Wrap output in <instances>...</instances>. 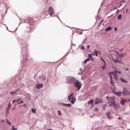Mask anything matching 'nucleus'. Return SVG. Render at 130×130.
Wrapping results in <instances>:
<instances>
[{
  "instance_id": "603ef678",
  "label": "nucleus",
  "mask_w": 130,
  "mask_h": 130,
  "mask_svg": "<svg viewBox=\"0 0 130 130\" xmlns=\"http://www.w3.org/2000/svg\"><path fill=\"white\" fill-rule=\"evenodd\" d=\"M103 21H104V19H103V20L101 21V24H102V23H103Z\"/></svg>"
},
{
  "instance_id": "473e14b6",
  "label": "nucleus",
  "mask_w": 130,
  "mask_h": 130,
  "mask_svg": "<svg viewBox=\"0 0 130 130\" xmlns=\"http://www.w3.org/2000/svg\"><path fill=\"white\" fill-rule=\"evenodd\" d=\"M24 107H25V108H27V105H26V104H24V105H21V106H19V107H24Z\"/></svg>"
},
{
  "instance_id": "2f4dec72",
  "label": "nucleus",
  "mask_w": 130,
  "mask_h": 130,
  "mask_svg": "<svg viewBox=\"0 0 130 130\" xmlns=\"http://www.w3.org/2000/svg\"><path fill=\"white\" fill-rule=\"evenodd\" d=\"M114 107H115V108H117V109H118V108H119V105H118L114 104Z\"/></svg>"
},
{
  "instance_id": "a18cd8bd",
  "label": "nucleus",
  "mask_w": 130,
  "mask_h": 130,
  "mask_svg": "<svg viewBox=\"0 0 130 130\" xmlns=\"http://www.w3.org/2000/svg\"><path fill=\"white\" fill-rule=\"evenodd\" d=\"M81 49H82V50H84V49H85V47H84V46H81Z\"/></svg>"
},
{
  "instance_id": "4be33fe9",
  "label": "nucleus",
  "mask_w": 130,
  "mask_h": 130,
  "mask_svg": "<svg viewBox=\"0 0 130 130\" xmlns=\"http://www.w3.org/2000/svg\"><path fill=\"white\" fill-rule=\"evenodd\" d=\"M94 53L96 55V56H98V53H100V51H97V50H94Z\"/></svg>"
},
{
  "instance_id": "bf43d9fd",
  "label": "nucleus",
  "mask_w": 130,
  "mask_h": 130,
  "mask_svg": "<svg viewBox=\"0 0 130 130\" xmlns=\"http://www.w3.org/2000/svg\"><path fill=\"white\" fill-rule=\"evenodd\" d=\"M118 119H121V117H119L118 118Z\"/></svg>"
},
{
  "instance_id": "f257e3e1",
  "label": "nucleus",
  "mask_w": 130,
  "mask_h": 130,
  "mask_svg": "<svg viewBox=\"0 0 130 130\" xmlns=\"http://www.w3.org/2000/svg\"><path fill=\"white\" fill-rule=\"evenodd\" d=\"M22 44L23 47H21L22 52L21 53V58L24 60H28L29 59V54L27 52V47H28V43L26 41L22 40Z\"/></svg>"
},
{
  "instance_id": "2eb2a0df",
  "label": "nucleus",
  "mask_w": 130,
  "mask_h": 130,
  "mask_svg": "<svg viewBox=\"0 0 130 130\" xmlns=\"http://www.w3.org/2000/svg\"><path fill=\"white\" fill-rule=\"evenodd\" d=\"M43 87V84H38L36 85V88L37 89H41V88H42Z\"/></svg>"
},
{
  "instance_id": "b1692460",
  "label": "nucleus",
  "mask_w": 130,
  "mask_h": 130,
  "mask_svg": "<svg viewBox=\"0 0 130 130\" xmlns=\"http://www.w3.org/2000/svg\"><path fill=\"white\" fill-rule=\"evenodd\" d=\"M115 72L116 74H119V75H121V72H120V71H119V70L118 69H116L115 70Z\"/></svg>"
},
{
  "instance_id": "cd10ccee",
  "label": "nucleus",
  "mask_w": 130,
  "mask_h": 130,
  "mask_svg": "<svg viewBox=\"0 0 130 130\" xmlns=\"http://www.w3.org/2000/svg\"><path fill=\"white\" fill-rule=\"evenodd\" d=\"M6 121H7L8 124L12 125V122H11V121H10L8 119H6Z\"/></svg>"
},
{
  "instance_id": "f704fd0d",
  "label": "nucleus",
  "mask_w": 130,
  "mask_h": 130,
  "mask_svg": "<svg viewBox=\"0 0 130 130\" xmlns=\"http://www.w3.org/2000/svg\"><path fill=\"white\" fill-rule=\"evenodd\" d=\"M113 61H114V62H117H117H119V59H114Z\"/></svg>"
},
{
  "instance_id": "5701e85b",
  "label": "nucleus",
  "mask_w": 130,
  "mask_h": 130,
  "mask_svg": "<svg viewBox=\"0 0 130 130\" xmlns=\"http://www.w3.org/2000/svg\"><path fill=\"white\" fill-rule=\"evenodd\" d=\"M120 80L123 82V83H128L127 81L125 80V79H124V78H120Z\"/></svg>"
},
{
  "instance_id": "69168bd1",
  "label": "nucleus",
  "mask_w": 130,
  "mask_h": 130,
  "mask_svg": "<svg viewBox=\"0 0 130 130\" xmlns=\"http://www.w3.org/2000/svg\"><path fill=\"white\" fill-rule=\"evenodd\" d=\"M82 34H83V32L80 34V35H82Z\"/></svg>"
},
{
  "instance_id": "864d4df0",
  "label": "nucleus",
  "mask_w": 130,
  "mask_h": 130,
  "mask_svg": "<svg viewBox=\"0 0 130 130\" xmlns=\"http://www.w3.org/2000/svg\"><path fill=\"white\" fill-rule=\"evenodd\" d=\"M115 31H117V27H115Z\"/></svg>"
},
{
  "instance_id": "8fccbe9b",
  "label": "nucleus",
  "mask_w": 130,
  "mask_h": 130,
  "mask_svg": "<svg viewBox=\"0 0 130 130\" xmlns=\"http://www.w3.org/2000/svg\"><path fill=\"white\" fill-rule=\"evenodd\" d=\"M89 48H90V45H87V49H89Z\"/></svg>"
},
{
  "instance_id": "e433bc0d",
  "label": "nucleus",
  "mask_w": 130,
  "mask_h": 130,
  "mask_svg": "<svg viewBox=\"0 0 130 130\" xmlns=\"http://www.w3.org/2000/svg\"><path fill=\"white\" fill-rule=\"evenodd\" d=\"M105 68H106V63H105L102 67L103 70H105Z\"/></svg>"
},
{
  "instance_id": "13d9d810",
  "label": "nucleus",
  "mask_w": 130,
  "mask_h": 130,
  "mask_svg": "<svg viewBox=\"0 0 130 130\" xmlns=\"http://www.w3.org/2000/svg\"><path fill=\"white\" fill-rule=\"evenodd\" d=\"M14 109H16V108L15 107L13 108L12 110H14Z\"/></svg>"
},
{
  "instance_id": "f03ea898",
  "label": "nucleus",
  "mask_w": 130,
  "mask_h": 130,
  "mask_svg": "<svg viewBox=\"0 0 130 130\" xmlns=\"http://www.w3.org/2000/svg\"><path fill=\"white\" fill-rule=\"evenodd\" d=\"M73 84H74L75 87L76 88H78L76 90V91H80L81 88H82V83L81 81L77 80V79H75L74 81V82H73Z\"/></svg>"
},
{
  "instance_id": "c9c22d12",
  "label": "nucleus",
  "mask_w": 130,
  "mask_h": 130,
  "mask_svg": "<svg viewBox=\"0 0 130 130\" xmlns=\"http://www.w3.org/2000/svg\"><path fill=\"white\" fill-rule=\"evenodd\" d=\"M23 103H24V101H20V102H19L18 103V104L19 105H20V104H23Z\"/></svg>"
},
{
  "instance_id": "ea45409f",
  "label": "nucleus",
  "mask_w": 130,
  "mask_h": 130,
  "mask_svg": "<svg viewBox=\"0 0 130 130\" xmlns=\"http://www.w3.org/2000/svg\"><path fill=\"white\" fill-rule=\"evenodd\" d=\"M88 56L89 57H90V58H92V56H93V55L91 54H88Z\"/></svg>"
},
{
  "instance_id": "c03bdc74",
  "label": "nucleus",
  "mask_w": 130,
  "mask_h": 130,
  "mask_svg": "<svg viewBox=\"0 0 130 130\" xmlns=\"http://www.w3.org/2000/svg\"><path fill=\"white\" fill-rule=\"evenodd\" d=\"M119 63H123V62H122V61L119 60Z\"/></svg>"
},
{
  "instance_id": "79ce46f5",
  "label": "nucleus",
  "mask_w": 130,
  "mask_h": 130,
  "mask_svg": "<svg viewBox=\"0 0 130 130\" xmlns=\"http://www.w3.org/2000/svg\"><path fill=\"white\" fill-rule=\"evenodd\" d=\"M9 113H10V109H7V114H9Z\"/></svg>"
},
{
  "instance_id": "ddd939ff",
  "label": "nucleus",
  "mask_w": 130,
  "mask_h": 130,
  "mask_svg": "<svg viewBox=\"0 0 130 130\" xmlns=\"http://www.w3.org/2000/svg\"><path fill=\"white\" fill-rule=\"evenodd\" d=\"M114 94H115V95H116V96H117L118 97H120V96H121V95H122V92L121 91H118V92H114Z\"/></svg>"
},
{
  "instance_id": "49530a36",
  "label": "nucleus",
  "mask_w": 130,
  "mask_h": 130,
  "mask_svg": "<svg viewBox=\"0 0 130 130\" xmlns=\"http://www.w3.org/2000/svg\"><path fill=\"white\" fill-rule=\"evenodd\" d=\"M69 52L67 53V54L64 55L65 57H67V56L69 55Z\"/></svg>"
},
{
  "instance_id": "9d476101",
  "label": "nucleus",
  "mask_w": 130,
  "mask_h": 130,
  "mask_svg": "<svg viewBox=\"0 0 130 130\" xmlns=\"http://www.w3.org/2000/svg\"><path fill=\"white\" fill-rule=\"evenodd\" d=\"M27 62L23 61L22 64V71H24V72H26V71H27Z\"/></svg>"
},
{
  "instance_id": "c756f323",
  "label": "nucleus",
  "mask_w": 130,
  "mask_h": 130,
  "mask_svg": "<svg viewBox=\"0 0 130 130\" xmlns=\"http://www.w3.org/2000/svg\"><path fill=\"white\" fill-rule=\"evenodd\" d=\"M106 106H107V104H104L103 106V108L104 110H106Z\"/></svg>"
},
{
  "instance_id": "7ed1b4c3",
  "label": "nucleus",
  "mask_w": 130,
  "mask_h": 130,
  "mask_svg": "<svg viewBox=\"0 0 130 130\" xmlns=\"http://www.w3.org/2000/svg\"><path fill=\"white\" fill-rule=\"evenodd\" d=\"M76 79V78L75 77H74L73 76H68L66 78V83L67 84H71L72 85H73Z\"/></svg>"
},
{
  "instance_id": "338daca9",
  "label": "nucleus",
  "mask_w": 130,
  "mask_h": 130,
  "mask_svg": "<svg viewBox=\"0 0 130 130\" xmlns=\"http://www.w3.org/2000/svg\"><path fill=\"white\" fill-rule=\"evenodd\" d=\"M124 1H125V0H122V3H123L124 2Z\"/></svg>"
},
{
  "instance_id": "3c124183",
  "label": "nucleus",
  "mask_w": 130,
  "mask_h": 130,
  "mask_svg": "<svg viewBox=\"0 0 130 130\" xmlns=\"http://www.w3.org/2000/svg\"><path fill=\"white\" fill-rule=\"evenodd\" d=\"M15 102H16V100H13V101H12V103H15Z\"/></svg>"
},
{
  "instance_id": "680f3d73",
  "label": "nucleus",
  "mask_w": 130,
  "mask_h": 130,
  "mask_svg": "<svg viewBox=\"0 0 130 130\" xmlns=\"http://www.w3.org/2000/svg\"><path fill=\"white\" fill-rule=\"evenodd\" d=\"M125 71H128V68H127V69L125 70Z\"/></svg>"
},
{
  "instance_id": "6e6552de",
  "label": "nucleus",
  "mask_w": 130,
  "mask_h": 130,
  "mask_svg": "<svg viewBox=\"0 0 130 130\" xmlns=\"http://www.w3.org/2000/svg\"><path fill=\"white\" fill-rule=\"evenodd\" d=\"M108 74L110 77L111 85H112V86H115L114 81H113V78H112V75H111V73L109 72Z\"/></svg>"
},
{
  "instance_id": "0eeeda50",
  "label": "nucleus",
  "mask_w": 130,
  "mask_h": 130,
  "mask_svg": "<svg viewBox=\"0 0 130 130\" xmlns=\"http://www.w3.org/2000/svg\"><path fill=\"white\" fill-rule=\"evenodd\" d=\"M122 93L123 96H127L129 95V91L126 88H124Z\"/></svg>"
},
{
  "instance_id": "0e129e2a",
  "label": "nucleus",
  "mask_w": 130,
  "mask_h": 130,
  "mask_svg": "<svg viewBox=\"0 0 130 130\" xmlns=\"http://www.w3.org/2000/svg\"><path fill=\"white\" fill-rule=\"evenodd\" d=\"M104 62H105V63H106V62L105 61V60H103Z\"/></svg>"
},
{
  "instance_id": "aec40b11",
  "label": "nucleus",
  "mask_w": 130,
  "mask_h": 130,
  "mask_svg": "<svg viewBox=\"0 0 130 130\" xmlns=\"http://www.w3.org/2000/svg\"><path fill=\"white\" fill-rule=\"evenodd\" d=\"M106 98L107 100H109V101H110V100H112V101H113V100H114V98L108 97V96H107Z\"/></svg>"
},
{
  "instance_id": "4468645a",
  "label": "nucleus",
  "mask_w": 130,
  "mask_h": 130,
  "mask_svg": "<svg viewBox=\"0 0 130 130\" xmlns=\"http://www.w3.org/2000/svg\"><path fill=\"white\" fill-rule=\"evenodd\" d=\"M106 115L110 120H111V119L113 118V117L112 116V115H111V114H110V113H106Z\"/></svg>"
},
{
  "instance_id": "6ab92c4d",
  "label": "nucleus",
  "mask_w": 130,
  "mask_h": 130,
  "mask_svg": "<svg viewBox=\"0 0 130 130\" xmlns=\"http://www.w3.org/2000/svg\"><path fill=\"white\" fill-rule=\"evenodd\" d=\"M19 90H20L19 88H18L16 90L14 91H10V94H11V95H14V94H16L17 93V92H18V91H19Z\"/></svg>"
},
{
  "instance_id": "09e8293b",
  "label": "nucleus",
  "mask_w": 130,
  "mask_h": 130,
  "mask_svg": "<svg viewBox=\"0 0 130 130\" xmlns=\"http://www.w3.org/2000/svg\"><path fill=\"white\" fill-rule=\"evenodd\" d=\"M95 110H96V111H97V112H98V111H99V109H98V108H96Z\"/></svg>"
},
{
  "instance_id": "393cba45",
  "label": "nucleus",
  "mask_w": 130,
  "mask_h": 130,
  "mask_svg": "<svg viewBox=\"0 0 130 130\" xmlns=\"http://www.w3.org/2000/svg\"><path fill=\"white\" fill-rule=\"evenodd\" d=\"M125 55H126V53H123L122 54H120L119 55L120 57H123V56H125Z\"/></svg>"
},
{
  "instance_id": "20e7f679",
  "label": "nucleus",
  "mask_w": 130,
  "mask_h": 130,
  "mask_svg": "<svg viewBox=\"0 0 130 130\" xmlns=\"http://www.w3.org/2000/svg\"><path fill=\"white\" fill-rule=\"evenodd\" d=\"M73 96H74V93H72L71 94H70L68 97V99L69 101L72 103V104H75L76 99V98Z\"/></svg>"
},
{
  "instance_id": "c85d7f7f",
  "label": "nucleus",
  "mask_w": 130,
  "mask_h": 130,
  "mask_svg": "<svg viewBox=\"0 0 130 130\" xmlns=\"http://www.w3.org/2000/svg\"><path fill=\"white\" fill-rule=\"evenodd\" d=\"M36 109H34V108H32L31 109V112H32V113H36Z\"/></svg>"
},
{
  "instance_id": "f8f14e48",
  "label": "nucleus",
  "mask_w": 130,
  "mask_h": 130,
  "mask_svg": "<svg viewBox=\"0 0 130 130\" xmlns=\"http://www.w3.org/2000/svg\"><path fill=\"white\" fill-rule=\"evenodd\" d=\"M111 75H113V77L115 80H116V81H117V80H118V76L117 75V74L113 72H111Z\"/></svg>"
},
{
  "instance_id": "a878e982",
  "label": "nucleus",
  "mask_w": 130,
  "mask_h": 130,
  "mask_svg": "<svg viewBox=\"0 0 130 130\" xmlns=\"http://www.w3.org/2000/svg\"><path fill=\"white\" fill-rule=\"evenodd\" d=\"M91 58L88 57L87 59H86L84 61V63H87V61H89V60H90Z\"/></svg>"
},
{
  "instance_id": "7c9ffc66",
  "label": "nucleus",
  "mask_w": 130,
  "mask_h": 130,
  "mask_svg": "<svg viewBox=\"0 0 130 130\" xmlns=\"http://www.w3.org/2000/svg\"><path fill=\"white\" fill-rule=\"evenodd\" d=\"M121 17H122V14H120L118 16V20H121Z\"/></svg>"
},
{
  "instance_id": "e2e57ef3",
  "label": "nucleus",
  "mask_w": 130,
  "mask_h": 130,
  "mask_svg": "<svg viewBox=\"0 0 130 130\" xmlns=\"http://www.w3.org/2000/svg\"><path fill=\"white\" fill-rule=\"evenodd\" d=\"M7 12H8V9L6 10L5 13L7 14Z\"/></svg>"
},
{
  "instance_id": "412c9836",
  "label": "nucleus",
  "mask_w": 130,
  "mask_h": 130,
  "mask_svg": "<svg viewBox=\"0 0 130 130\" xmlns=\"http://www.w3.org/2000/svg\"><path fill=\"white\" fill-rule=\"evenodd\" d=\"M94 103V100H90L89 102H88V105H93Z\"/></svg>"
},
{
  "instance_id": "4d7b16f0",
  "label": "nucleus",
  "mask_w": 130,
  "mask_h": 130,
  "mask_svg": "<svg viewBox=\"0 0 130 130\" xmlns=\"http://www.w3.org/2000/svg\"><path fill=\"white\" fill-rule=\"evenodd\" d=\"M1 121H2V122H5V120H2Z\"/></svg>"
},
{
  "instance_id": "58836bf2",
  "label": "nucleus",
  "mask_w": 130,
  "mask_h": 130,
  "mask_svg": "<svg viewBox=\"0 0 130 130\" xmlns=\"http://www.w3.org/2000/svg\"><path fill=\"white\" fill-rule=\"evenodd\" d=\"M12 130H18V128H15V125L13 126V128Z\"/></svg>"
},
{
  "instance_id": "6e6d98bb",
  "label": "nucleus",
  "mask_w": 130,
  "mask_h": 130,
  "mask_svg": "<svg viewBox=\"0 0 130 130\" xmlns=\"http://www.w3.org/2000/svg\"><path fill=\"white\" fill-rule=\"evenodd\" d=\"M118 12H119V10H118V9H117V12H116V14H117L118 13Z\"/></svg>"
},
{
  "instance_id": "1a4fd4ad",
  "label": "nucleus",
  "mask_w": 130,
  "mask_h": 130,
  "mask_svg": "<svg viewBox=\"0 0 130 130\" xmlns=\"http://www.w3.org/2000/svg\"><path fill=\"white\" fill-rule=\"evenodd\" d=\"M125 102H130V99H121V101H120V104H121V105H125Z\"/></svg>"
},
{
  "instance_id": "de8ad7c7",
  "label": "nucleus",
  "mask_w": 130,
  "mask_h": 130,
  "mask_svg": "<svg viewBox=\"0 0 130 130\" xmlns=\"http://www.w3.org/2000/svg\"><path fill=\"white\" fill-rule=\"evenodd\" d=\"M109 106H111V107H113L114 106L113 104H110Z\"/></svg>"
},
{
  "instance_id": "5fc2aeb1",
  "label": "nucleus",
  "mask_w": 130,
  "mask_h": 130,
  "mask_svg": "<svg viewBox=\"0 0 130 130\" xmlns=\"http://www.w3.org/2000/svg\"><path fill=\"white\" fill-rule=\"evenodd\" d=\"M112 104H113V105H114V104H115V101L113 102Z\"/></svg>"
},
{
  "instance_id": "bb28decb",
  "label": "nucleus",
  "mask_w": 130,
  "mask_h": 130,
  "mask_svg": "<svg viewBox=\"0 0 130 130\" xmlns=\"http://www.w3.org/2000/svg\"><path fill=\"white\" fill-rule=\"evenodd\" d=\"M110 30H112V28L110 26H108L107 28H106V31H110Z\"/></svg>"
},
{
  "instance_id": "39448f33",
  "label": "nucleus",
  "mask_w": 130,
  "mask_h": 130,
  "mask_svg": "<svg viewBox=\"0 0 130 130\" xmlns=\"http://www.w3.org/2000/svg\"><path fill=\"white\" fill-rule=\"evenodd\" d=\"M28 23L29 25V29L30 30V32H32V30L34 29H35V25L34 24V20H33V19H30L29 21H28Z\"/></svg>"
},
{
  "instance_id": "dca6fc26",
  "label": "nucleus",
  "mask_w": 130,
  "mask_h": 130,
  "mask_svg": "<svg viewBox=\"0 0 130 130\" xmlns=\"http://www.w3.org/2000/svg\"><path fill=\"white\" fill-rule=\"evenodd\" d=\"M39 78L40 79V80H42V81H45V80H46V77L45 76V75H43L41 77L40 76Z\"/></svg>"
},
{
  "instance_id": "72a5a7b5",
  "label": "nucleus",
  "mask_w": 130,
  "mask_h": 130,
  "mask_svg": "<svg viewBox=\"0 0 130 130\" xmlns=\"http://www.w3.org/2000/svg\"><path fill=\"white\" fill-rule=\"evenodd\" d=\"M11 107H12V106L11 105V103H10L9 104V105H8L7 109H9L10 110V109H11Z\"/></svg>"
},
{
  "instance_id": "9b49d317",
  "label": "nucleus",
  "mask_w": 130,
  "mask_h": 130,
  "mask_svg": "<svg viewBox=\"0 0 130 130\" xmlns=\"http://www.w3.org/2000/svg\"><path fill=\"white\" fill-rule=\"evenodd\" d=\"M104 103L103 100H102V99H100L99 98H96L94 102V103L96 105H97V104H99L100 103Z\"/></svg>"
},
{
  "instance_id": "a19ab883",
  "label": "nucleus",
  "mask_w": 130,
  "mask_h": 130,
  "mask_svg": "<svg viewBox=\"0 0 130 130\" xmlns=\"http://www.w3.org/2000/svg\"><path fill=\"white\" fill-rule=\"evenodd\" d=\"M86 40H87V38H86L85 39H84V40L82 41L83 44H84V43H85V42H86Z\"/></svg>"
},
{
  "instance_id": "052dcab7",
  "label": "nucleus",
  "mask_w": 130,
  "mask_h": 130,
  "mask_svg": "<svg viewBox=\"0 0 130 130\" xmlns=\"http://www.w3.org/2000/svg\"><path fill=\"white\" fill-rule=\"evenodd\" d=\"M93 107H94V105H92V106H91V108H93Z\"/></svg>"
},
{
  "instance_id": "a211bd4d",
  "label": "nucleus",
  "mask_w": 130,
  "mask_h": 130,
  "mask_svg": "<svg viewBox=\"0 0 130 130\" xmlns=\"http://www.w3.org/2000/svg\"><path fill=\"white\" fill-rule=\"evenodd\" d=\"M84 73V70H83L82 68H80V72H78V75L79 76H81V75H83V73Z\"/></svg>"
},
{
  "instance_id": "423d86ee",
  "label": "nucleus",
  "mask_w": 130,
  "mask_h": 130,
  "mask_svg": "<svg viewBox=\"0 0 130 130\" xmlns=\"http://www.w3.org/2000/svg\"><path fill=\"white\" fill-rule=\"evenodd\" d=\"M48 12L51 17H53L54 15V9L51 6L49 7Z\"/></svg>"
},
{
  "instance_id": "f3484780",
  "label": "nucleus",
  "mask_w": 130,
  "mask_h": 130,
  "mask_svg": "<svg viewBox=\"0 0 130 130\" xmlns=\"http://www.w3.org/2000/svg\"><path fill=\"white\" fill-rule=\"evenodd\" d=\"M62 105L63 106H66V107H71V106H72V104H71L62 103Z\"/></svg>"
},
{
  "instance_id": "37998d69",
  "label": "nucleus",
  "mask_w": 130,
  "mask_h": 130,
  "mask_svg": "<svg viewBox=\"0 0 130 130\" xmlns=\"http://www.w3.org/2000/svg\"><path fill=\"white\" fill-rule=\"evenodd\" d=\"M58 115H61V112L60 111H58Z\"/></svg>"
},
{
  "instance_id": "774afa93",
  "label": "nucleus",
  "mask_w": 130,
  "mask_h": 130,
  "mask_svg": "<svg viewBox=\"0 0 130 130\" xmlns=\"http://www.w3.org/2000/svg\"><path fill=\"white\" fill-rule=\"evenodd\" d=\"M102 60H104V59L102 58H101Z\"/></svg>"
},
{
  "instance_id": "4c0bfd02",
  "label": "nucleus",
  "mask_w": 130,
  "mask_h": 130,
  "mask_svg": "<svg viewBox=\"0 0 130 130\" xmlns=\"http://www.w3.org/2000/svg\"><path fill=\"white\" fill-rule=\"evenodd\" d=\"M21 100V98L18 99L17 100H16V102L18 103L19 101H20Z\"/></svg>"
}]
</instances>
